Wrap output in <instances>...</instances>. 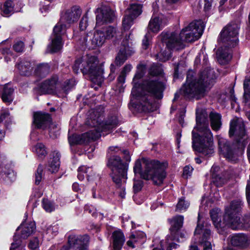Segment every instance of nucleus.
Listing matches in <instances>:
<instances>
[{
  "label": "nucleus",
  "instance_id": "nucleus-59",
  "mask_svg": "<svg viewBox=\"0 0 250 250\" xmlns=\"http://www.w3.org/2000/svg\"><path fill=\"white\" fill-rule=\"evenodd\" d=\"M125 76L126 75L121 73L118 78V82L121 83H124L125 80Z\"/></svg>",
  "mask_w": 250,
  "mask_h": 250
},
{
  "label": "nucleus",
  "instance_id": "nucleus-32",
  "mask_svg": "<svg viewBox=\"0 0 250 250\" xmlns=\"http://www.w3.org/2000/svg\"><path fill=\"white\" fill-rule=\"evenodd\" d=\"M244 90L245 102L250 106V77L246 78L244 82Z\"/></svg>",
  "mask_w": 250,
  "mask_h": 250
},
{
  "label": "nucleus",
  "instance_id": "nucleus-53",
  "mask_svg": "<svg viewBox=\"0 0 250 250\" xmlns=\"http://www.w3.org/2000/svg\"><path fill=\"white\" fill-rule=\"evenodd\" d=\"M192 170H193V168L191 167H190L188 166H186L184 168V170H183V176L185 178H188V176L190 175Z\"/></svg>",
  "mask_w": 250,
  "mask_h": 250
},
{
  "label": "nucleus",
  "instance_id": "nucleus-10",
  "mask_svg": "<svg viewBox=\"0 0 250 250\" xmlns=\"http://www.w3.org/2000/svg\"><path fill=\"white\" fill-rule=\"evenodd\" d=\"M204 25L201 21H196L190 22L181 31L179 36L184 42H192L200 38L203 34Z\"/></svg>",
  "mask_w": 250,
  "mask_h": 250
},
{
  "label": "nucleus",
  "instance_id": "nucleus-54",
  "mask_svg": "<svg viewBox=\"0 0 250 250\" xmlns=\"http://www.w3.org/2000/svg\"><path fill=\"white\" fill-rule=\"evenodd\" d=\"M125 181L123 183L122 180L121 179L120 186L116 184L117 188L121 190L120 191V196L122 198H125V188L124 186Z\"/></svg>",
  "mask_w": 250,
  "mask_h": 250
},
{
  "label": "nucleus",
  "instance_id": "nucleus-41",
  "mask_svg": "<svg viewBox=\"0 0 250 250\" xmlns=\"http://www.w3.org/2000/svg\"><path fill=\"white\" fill-rule=\"evenodd\" d=\"M4 122L6 126L8 125L12 122L10 113L7 110H4L1 112L0 114V123Z\"/></svg>",
  "mask_w": 250,
  "mask_h": 250
},
{
  "label": "nucleus",
  "instance_id": "nucleus-28",
  "mask_svg": "<svg viewBox=\"0 0 250 250\" xmlns=\"http://www.w3.org/2000/svg\"><path fill=\"white\" fill-rule=\"evenodd\" d=\"M60 154L57 151L53 153V158H51L48 164V170L52 173L57 172L60 167Z\"/></svg>",
  "mask_w": 250,
  "mask_h": 250
},
{
  "label": "nucleus",
  "instance_id": "nucleus-15",
  "mask_svg": "<svg viewBox=\"0 0 250 250\" xmlns=\"http://www.w3.org/2000/svg\"><path fill=\"white\" fill-rule=\"evenodd\" d=\"M105 41V37L104 31H97L93 34L89 33L84 35L81 38L79 42L83 46L94 48L103 45Z\"/></svg>",
  "mask_w": 250,
  "mask_h": 250
},
{
  "label": "nucleus",
  "instance_id": "nucleus-17",
  "mask_svg": "<svg viewBox=\"0 0 250 250\" xmlns=\"http://www.w3.org/2000/svg\"><path fill=\"white\" fill-rule=\"evenodd\" d=\"M89 237L84 235H71L68 239V245L72 249L78 250H88Z\"/></svg>",
  "mask_w": 250,
  "mask_h": 250
},
{
  "label": "nucleus",
  "instance_id": "nucleus-20",
  "mask_svg": "<svg viewBox=\"0 0 250 250\" xmlns=\"http://www.w3.org/2000/svg\"><path fill=\"white\" fill-rule=\"evenodd\" d=\"M133 53L128 41L125 40L122 43L120 50L115 59V64L120 66L126 60L127 57Z\"/></svg>",
  "mask_w": 250,
  "mask_h": 250
},
{
  "label": "nucleus",
  "instance_id": "nucleus-29",
  "mask_svg": "<svg viewBox=\"0 0 250 250\" xmlns=\"http://www.w3.org/2000/svg\"><path fill=\"white\" fill-rule=\"evenodd\" d=\"M142 12V5L137 3H133L130 4L129 7L125 10V13L136 18Z\"/></svg>",
  "mask_w": 250,
  "mask_h": 250
},
{
  "label": "nucleus",
  "instance_id": "nucleus-6",
  "mask_svg": "<svg viewBox=\"0 0 250 250\" xmlns=\"http://www.w3.org/2000/svg\"><path fill=\"white\" fill-rule=\"evenodd\" d=\"M73 69L75 73L80 70L83 74H88L91 81L98 84L103 81V69L95 56L87 55L77 59Z\"/></svg>",
  "mask_w": 250,
  "mask_h": 250
},
{
  "label": "nucleus",
  "instance_id": "nucleus-25",
  "mask_svg": "<svg viewBox=\"0 0 250 250\" xmlns=\"http://www.w3.org/2000/svg\"><path fill=\"white\" fill-rule=\"evenodd\" d=\"M113 250H121L125 241V236L121 230H117L112 233Z\"/></svg>",
  "mask_w": 250,
  "mask_h": 250
},
{
  "label": "nucleus",
  "instance_id": "nucleus-9",
  "mask_svg": "<svg viewBox=\"0 0 250 250\" xmlns=\"http://www.w3.org/2000/svg\"><path fill=\"white\" fill-rule=\"evenodd\" d=\"M229 135L230 136H234L237 148L243 150L248 143V136L241 119H233L231 121Z\"/></svg>",
  "mask_w": 250,
  "mask_h": 250
},
{
  "label": "nucleus",
  "instance_id": "nucleus-42",
  "mask_svg": "<svg viewBox=\"0 0 250 250\" xmlns=\"http://www.w3.org/2000/svg\"><path fill=\"white\" fill-rule=\"evenodd\" d=\"M209 214L214 226L218 229L219 227V221H218L219 218V210L218 208H216L211 209Z\"/></svg>",
  "mask_w": 250,
  "mask_h": 250
},
{
  "label": "nucleus",
  "instance_id": "nucleus-12",
  "mask_svg": "<svg viewBox=\"0 0 250 250\" xmlns=\"http://www.w3.org/2000/svg\"><path fill=\"white\" fill-rule=\"evenodd\" d=\"M107 166L112 171L111 176L114 182L120 186L121 178H126V165L122 162L119 156H113L108 159Z\"/></svg>",
  "mask_w": 250,
  "mask_h": 250
},
{
  "label": "nucleus",
  "instance_id": "nucleus-35",
  "mask_svg": "<svg viewBox=\"0 0 250 250\" xmlns=\"http://www.w3.org/2000/svg\"><path fill=\"white\" fill-rule=\"evenodd\" d=\"M13 3L11 0H7L1 7V14L8 17L13 13Z\"/></svg>",
  "mask_w": 250,
  "mask_h": 250
},
{
  "label": "nucleus",
  "instance_id": "nucleus-14",
  "mask_svg": "<svg viewBox=\"0 0 250 250\" xmlns=\"http://www.w3.org/2000/svg\"><path fill=\"white\" fill-rule=\"evenodd\" d=\"M36 229L35 222H31L29 223H24L21 224L17 229V232L14 237V242L11 244L10 250L18 248L21 243V240L20 239H26L31 235Z\"/></svg>",
  "mask_w": 250,
  "mask_h": 250
},
{
  "label": "nucleus",
  "instance_id": "nucleus-48",
  "mask_svg": "<svg viewBox=\"0 0 250 250\" xmlns=\"http://www.w3.org/2000/svg\"><path fill=\"white\" fill-rule=\"evenodd\" d=\"M75 85V82L73 80H69L64 83L63 88L64 91H67L73 88Z\"/></svg>",
  "mask_w": 250,
  "mask_h": 250
},
{
  "label": "nucleus",
  "instance_id": "nucleus-56",
  "mask_svg": "<svg viewBox=\"0 0 250 250\" xmlns=\"http://www.w3.org/2000/svg\"><path fill=\"white\" fill-rule=\"evenodd\" d=\"M211 7V0H205L204 9L206 11L209 10Z\"/></svg>",
  "mask_w": 250,
  "mask_h": 250
},
{
  "label": "nucleus",
  "instance_id": "nucleus-2",
  "mask_svg": "<svg viewBox=\"0 0 250 250\" xmlns=\"http://www.w3.org/2000/svg\"><path fill=\"white\" fill-rule=\"evenodd\" d=\"M193 72L188 71L186 83L180 89V92L188 98L197 99L204 96L207 88L212 84L215 79L213 69L207 68L202 72L198 79H193Z\"/></svg>",
  "mask_w": 250,
  "mask_h": 250
},
{
  "label": "nucleus",
  "instance_id": "nucleus-30",
  "mask_svg": "<svg viewBox=\"0 0 250 250\" xmlns=\"http://www.w3.org/2000/svg\"><path fill=\"white\" fill-rule=\"evenodd\" d=\"M14 89L9 85H5L2 94L1 99L3 102L10 104L13 100V93Z\"/></svg>",
  "mask_w": 250,
  "mask_h": 250
},
{
  "label": "nucleus",
  "instance_id": "nucleus-44",
  "mask_svg": "<svg viewBox=\"0 0 250 250\" xmlns=\"http://www.w3.org/2000/svg\"><path fill=\"white\" fill-rule=\"evenodd\" d=\"M189 206V203L186 201L184 198L179 199L176 207V211L180 212L186 210Z\"/></svg>",
  "mask_w": 250,
  "mask_h": 250
},
{
  "label": "nucleus",
  "instance_id": "nucleus-55",
  "mask_svg": "<svg viewBox=\"0 0 250 250\" xmlns=\"http://www.w3.org/2000/svg\"><path fill=\"white\" fill-rule=\"evenodd\" d=\"M131 69L132 66L130 64H126L124 67L121 73L126 75L127 73L131 71Z\"/></svg>",
  "mask_w": 250,
  "mask_h": 250
},
{
  "label": "nucleus",
  "instance_id": "nucleus-7",
  "mask_svg": "<svg viewBox=\"0 0 250 250\" xmlns=\"http://www.w3.org/2000/svg\"><path fill=\"white\" fill-rule=\"evenodd\" d=\"M162 43L165 44L167 49L163 50L161 47H157V53L156 59L159 61L166 62L171 57L170 51L173 49H180L184 47L182 40L179 36L174 32H162L160 35Z\"/></svg>",
  "mask_w": 250,
  "mask_h": 250
},
{
  "label": "nucleus",
  "instance_id": "nucleus-37",
  "mask_svg": "<svg viewBox=\"0 0 250 250\" xmlns=\"http://www.w3.org/2000/svg\"><path fill=\"white\" fill-rule=\"evenodd\" d=\"M135 19V18H133V17L125 13V17L123 20L122 22V25L124 29L125 30H129L131 26L133 25L134 20Z\"/></svg>",
  "mask_w": 250,
  "mask_h": 250
},
{
  "label": "nucleus",
  "instance_id": "nucleus-45",
  "mask_svg": "<svg viewBox=\"0 0 250 250\" xmlns=\"http://www.w3.org/2000/svg\"><path fill=\"white\" fill-rule=\"evenodd\" d=\"M42 205L47 212H51L55 209L54 204L48 199H43L42 201Z\"/></svg>",
  "mask_w": 250,
  "mask_h": 250
},
{
  "label": "nucleus",
  "instance_id": "nucleus-5",
  "mask_svg": "<svg viewBox=\"0 0 250 250\" xmlns=\"http://www.w3.org/2000/svg\"><path fill=\"white\" fill-rule=\"evenodd\" d=\"M166 83L158 80H149L144 82V89L151 94L141 93L137 97L135 107L140 111L150 112L156 110L157 106L153 97L162 99Z\"/></svg>",
  "mask_w": 250,
  "mask_h": 250
},
{
  "label": "nucleus",
  "instance_id": "nucleus-8",
  "mask_svg": "<svg viewBox=\"0 0 250 250\" xmlns=\"http://www.w3.org/2000/svg\"><path fill=\"white\" fill-rule=\"evenodd\" d=\"M241 206L240 201H233L226 209V214L228 216L230 227L232 229H247L250 227V216H245L242 218L239 217Z\"/></svg>",
  "mask_w": 250,
  "mask_h": 250
},
{
  "label": "nucleus",
  "instance_id": "nucleus-38",
  "mask_svg": "<svg viewBox=\"0 0 250 250\" xmlns=\"http://www.w3.org/2000/svg\"><path fill=\"white\" fill-rule=\"evenodd\" d=\"M210 125L214 130H218L219 129V114L211 112L209 114Z\"/></svg>",
  "mask_w": 250,
  "mask_h": 250
},
{
  "label": "nucleus",
  "instance_id": "nucleus-64",
  "mask_svg": "<svg viewBox=\"0 0 250 250\" xmlns=\"http://www.w3.org/2000/svg\"><path fill=\"white\" fill-rule=\"evenodd\" d=\"M130 239L134 241V244L138 240V238L134 234H131L130 236Z\"/></svg>",
  "mask_w": 250,
  "mask_h": 250
},
{
  "label": "nucleus",
  "instance_id": "nucleus-21",
  "mask_svg": "<svg viewBox=\"0 0 250 250\" xmlns=\"http://www.w3.org/2000/svg\"><path fill=\"white\" fill-rule=\"evenodd\" d=\"M65 31L59 28L58 31L53 29V38L51 44V50L52 52H56L60 50L63 45L62 42V35L64 34Z\"/></svg>",
  "mask_w": 250,
  "mask_h": 250
},
{
  "label": "nucleus",
  "instance_id": "nucleus-40",
  "mask_svg": "<svg viewBox=\"0 0 250 250\" xmlns=\"http://www.w3.org/2000/svg\"><path fill=\"white\" fill-rule=\"evenodd\" d=\"M38 156L41 158H44L47 154V151L45 147L42 144H38L34 148Z\"/></svg>",
  "mask_w": 250,
  "mask_h": 250
},
{
  "label": "nucleus",
  "instance_id": "nucleus-23",
  "mask_svg": "<svg viewBox=\"0 0 250 250\" xmlns=\"http://www.w3.org/2000/svg\"><path fill=\"white\" fill-rule=\"evenodd\" d=\"M230 242L234 246L245 248L250 243V238L244 233H236L231 236Z\"/></svg>",
  "mask_w": 250,
  "mask_h": 250
},
{
  "label": "nucleus",
  "instance_id": "nucleus-24",
  "mask_svg": "<svg viewBox=\"0 0 250 250\" xmlns=\"http://www.w3.org/2000/svg\"><path fill=\"white\" fill-rule=\"evenodd\" d=\"M184 222V217L178 215L173 217L171 221V227L170 229L171 234L173 235V239H179L176 235L179 234L178 230L182 227Z\"/></svg>",
  "mask_w": 250,
  "mask_h": 250
},
{
  "label": "nucleus",
  "instance_id": "nucleus-11",
  "mask_svg": "<svg viewBox=\"0 0 250 250\" xmlns=\"http://www.w3.org/2000/svg\"><path fill=\"white\" fill-rule=\"evenodd\" d=\"M240 23L238 21L231 22L222 30L221 42L229 47L235 46L238 43V32Z\"/></svg>",
  "mask_w": 250,
  "mask_h": 250
},
{
  "label": "nucleus",
  "instance_id": "nucleus-51",
  "mask_svg": "<svg viewBox=\"0 0 250 250\" xmlns=\"http://www.w3.org/2000/svg\"><path fill=\"white\" fill-rule=\"evenodd\" d=\"M88 23V18L86 16H84L82 18L79 27L81 30L83 31L84 30L87 26Z\"/></svg>",
  "mask_w": 250,
  "mask_h": 250
},
{
  "label": "nucleus",
  "instance_id": "nucleus-33",
  "mask_svg": "<svg viewBox=\"0 0 250 250\" xmlns=\"http://www.w3.org/2000/svg\"><path fill=\"white\" fill-rule=\"evenodd\" d=\"M232 58L231 53L229 49L223 48L220 51V64L228 63Z\"/></svg>",
  "mask_w": 250,
  "mask_h": 250
},
{
  "label": "nucleus",
  "instance_id": "nucleus-31",
  "mask_svg": "<svg viewBox=\"0 0 250 250\" xmlns=\"http://www.w3.org/2000/svg\"><path fill=\"white\" fill-rule=\"evenodd\" d=\"M49 71L50 66L48 63H40L37 65L34 74L38 77L43 78L49 73Z\"/></svg>",
  "mask_w": 250,
  "mask_h": 250
},
{
  "label": "nucleus",
  "instance_id": "nucleus-1",
  "mask_svg": "<svg viewBox=\"0 0 250 250\" xmlns=\"http://www.w3.org/2000/svg\"><path fill=\"white\" fill-rule=\"evenodd\" d=\"M103 117L97 110H92L85 122L89 130L81 135H73L68 138L70 145L87 143L95 141L101 136V133L107 134L116 128L119 125L116 116L112 117L105 122H103Z\"/></svg>",
  "mask_w": 250,
  "mask_h": 250
},
{
  "label": "nucleus",
  "instance_id": "nucleus-34",
  "mask_svg": "<svg viewBox=\"0 0 250 250\" xmlns=\"http://www.w3.org/2000/svg\"><path fill=\"white\" fill-rule=\"evenodd\" d=\"M78 178L80 180H83L84 178V174L87 176L88 180L90 176H92L93 170L91 167H86L83 166L79 167L78 170Z\"/></svg>",
  "mask_w": 250,
  "mask_h": 250
},
{
  "label": "nucleus",
  "instance_id": "nucleus-47",
  "mask_svg": "<svg viewBox=\"0 0 250 250\" xmlns=\"http://www.w3.org/2000/svg\"><path fill=\"white\" fill-rule=\"evenodd\" d=\"M143 187V182L142 180H135L133 185V190L136 193L140 191Z\"/></svg>",
  "mask_w": 250,
  "mask_h": 250
},
{
  "label": "nucleus",
  "instance_id": "nucleus-4",
  "mask_svg": "<svg viewBox=\"0 0 250 250\" xmlns=\"http://www.w3.org/2000/svg\"><path fill=\"white\" fill-rule=\"evenodd\" d=\"M168 167L167 162H160L143 158L136 161L133 167L135 174H139L146 180H151L156 185L163 184L167 176L166 169Z\"/></svg>",
  "mask_w": 250,
  "mask_h": 250
},
{
  "label": "nucleus",
  "instance_id": "nucleus-57",
  "mask_svg": "<svg viewBox=\"0 0 250 250\" xmlns=\"http://www.w3.org/2000/svg\"><path fill=\"white\" fill-rule=\"evenodd\" d=\"M142 43H143V47L145 49H147L149 45V41H148V39L146 35L145 36L144 39L143 40Z\"/></svg>",
  "mask_w": 250,
  "mask_h": 250
},
{
  "label": "nucleus",
  "instance_id": "nucleus-19",
  "mask_svg": "<svg viewBox=\"0 0 250 250\" xmlns=\"http://www.w3.org/2000/svg\"><path fill=\"white\" fill-rule=\"evenodd\" d=\"M58 84V77L53 76L41 83L37 90L40 94H53L56 92Z\"/></svg>",
  "mask_w": 250,
  "mask_h": 250
},
{
  "label": "nucleus",
  "instance_id": "nucleus-58",
  "mask_svg": "<svg viewBox=\"0 0 250 250\" xmlns=\"http://www.w3.org/2000/svg\"><path fill=\"white\" fill-rule=\"evenodd\" d=\"M109 151L113 152V153H118L120 151H121V149L118 146H110L109 147Z\"/></svg>",
  "mask_w": 250,
  "mask_h": 250
},
{
  "label": "nucleus",
  "instance_id": "nucleus-36",
  "mask_svg": "<svg viewBox=\"0 0 250 250\" xmlns=\"http://www.w3.org/2000/svg\"><path fill=\"white\" fill-rule=\"evenodd\" d=\"M210 176L211 178V183H213L217 188L219 186V167L217 166H213L210 170Z\"/></svg>",
  "mask_w": 250,
  "mask_h": 250
},
{
  "label": "nucleus",
  "instance_id": "nucleus-49",
  "mask_svg": "<svg viewBox=\"0 0 250 250\" xmlns=\"http://www.w3.org/2000/svg\"><path fill=\"white\" fill-rule=\"evenodd\" d=\"M4 178L9 181H13L15 179L16 175L14 172L12 170H8L4 172Z\"/></svg>",
  "mask_w": 250,
  "mask_h": 250
},
{
  "label": "nucleus",
  "instance_id": "nucleus-43",
  "mask_svg": "<svg viewBox=\"0 0 250 250\" xmlns=\"http://www.w3.org/2000/svg\"><path fill=\"white\" fill-rule=\"evenodd\" d=\"M104 32L105 35V40L112 39L117 35L116 29L111 26L107 27Z\"/></svg>",
  "mask_w": 250,
  "mask_h": 250
},
{
  "label": "nucleus",
  "instance_id": "nucleus-62",
  "mask_svg": "<svg viewBox=\"0 0 250 250\" xmlns=\"http://www.w3.org/2000/svg\"><path fill=\"white\" fill-rule=\"evenodd\" d=\"M49 133H50V136L51 137L56 138L58 136V135L59 134V129H57V130L54 132V131L52 129H50V130L49 131Z\"/></svg>",
  "mask_w": 250,
  "mask_h": 250
},
{
  "label": "nucleus",
  "instance_id": "nucleus-52",
  "mask_svg": "<svg viewBox=\"0 0 250 250\" xmlns=\"http://www.w3.org/2000/svg\"><path fill=\"white\" fill-rule=\"evenodd\" d=\"M39 241L37 238H34L30 241L29 247L32 250H36L39 247Z\"/></svg>",
  "mask_w": 250,
  "mask_h": 250
},
{
  "label": "nucleus",
  "instance_id": "nucleus-60",
  "mask_svg": "<svg viewBox=\"0 0 250 250\" xmlns=\"http://www.w3.org/2000/svg\"><path fill=\"white\" fill-rule=\"evenodd\" d=\"M123 153L125 155V159L126 161L130 162V157L129 154V152L126 150H125L122 151Z\"/></svg>",
  "mask_w": 250,
  "mask_h": 250
},
{
  "label": "nucleus",
  "instance_id": "nucleus-22",
  "mask_svg": "<svg viewBox=\"0 0 250 250\" xmlns=\"http://www.w3.org/2000/svg\"><path fill=\"white\" fill-rule=\"evenodd\" d=\"M51 121L50 115L48 113L38 112L34 114L33 123L38 128L44 129Z\"/></svg>",
  "mask_w": 250,
  "mask_h": 250
},
{
  "label": "nucleus",
  "instance_id": "nucleus-13",
  "mask_svg": "<svg viewBox=\"0 0 250 250\" xmlns=\"http://www.w3.org/2000/svg\"><path fill=\"white\" fill-rule=\"evenodd\" d=\"M82 11L77 6H74L62 12L59 22L55 26V30L59 28L66 31V28L72 23L77 21L80 17Z\"/></svg>",
  "mask_w": 250,
  "mask_h": 250
},
{
  "label": "nucleus",
  "instance_id": "nucleus-63",
  "mask_svg": "<svg viewBox=\"0 0 250 250\" xmlns=\"http://www.w3.org/2000/svg\"><path fill=\"white\" fill-rule=\"evenodd\" d=\"M134 241L133 240H132V239H130L128 241H127V245L129 246V247H130L131 248H134L135 246L134 245Z\"/></svg>",
  "mask_w": 250,
  "mask_h": 250
},
{
  "label": "nucleus",
  "instance_id": "nucleus-50",
  "mask_svg": "<svg viewBox=\"0 0 250 250\" xmlns=\"http://www.w3.org/2000/svg\"><path fill=\"white\" fill-rule=\"evenodd\" d=\"M24 47L23 42L18 41L13 45V49L17 52H21L23 51Z\"/></svg>",
  "mask_w": 250,
  "mask_h": 250
},
{
  "label": "nucleus",
  "instance_id": "nucleus-3",
  "mask_svg": "<svg viewBox=\"0 0 250 250\" xmlns=\"http://www.w3.org/2000/svg\"><path fill=\"white\" fill-rule=\"evenodd\" d=\"M193 149L209 157L214 152L212 135L208 128L207 119L203 115H197L196 125L192 132Z\"/></svg>",
  "mask_w": 250,
  "mask_h": 250
},
{
  "label": "nucleus",
  "instance_id": "nucleus-39",
  "mask_svg": "<svg viewBox=\"0 0 250 250\" xmlns=\"http://www.w3.org/2000/svg\"><path fill=\"white\" fill-rule=\"evenodd\" d=\"M149 74L150 75L155 76H163V70L161 65L157 64H153L149 70Z\"/></svg>",
  "mask_w": 250,
  "mask_h": 250
},
{
  "label": "nucleus",
  "instance_id": "nucleus-46",
  "mask_svg": "<svg viewBox=\"0 0 250 250\" xmlns=\"http://www.w3.org/2000/svg\"><path fill=\"white\" fill-rule=\"evenodd\" d=\"M42 172H43V167L41 165H39L37 172L35 174V183L37 185H39L42 178Z\"/></svg>",
  "mask_w": 250,
  "mask_h": 250
},
{
  "label": "nucleus",
  "instance_id": "nucleus-61",
  "mask_svg": "<svg viewBox=\"0 0 250 250\" xmlns=\"http://www.w3.org/2000/svg\"><path fill=\"white\" fill-rule=\"evenodd\" d=\"M142 68V70H141V72H140V73H137L135 76V77L137 78V79H140L141 78V77H143L144 73L143 72V69L145 68V66L143 65H142L140 66Z\"/></svg>",
  "mask_w": 250,
  "mask_h": 250
},
{
  "label": "nucleus",
  "instance_id": "nucleus-16",
  "mask_svg": "<svg viewBox=\"0 0 250 250\" xmlns=\"http://www.w3.org/2000/svg\"><path fill=\"white\" fill-rule=\"evenodd\" d=\"M200 215H198V223L194 231L195 243L203 246L204 250H212L210 243L208 241L210 238V230L205 229L204 226L199 223Z\"/></svg>",
  "mask_w": 250,
  "mask_h": 250
},
{
  "label": "nucleus",
  "instance_id": "nucleus-27",
  "mask_svg": "<svg viewBox=\"0 0 250 250\" xmlns=\"http://www.w3.org/2000/svg\"><path fill=\"white\" fill-rule=\"evenodd\" d=\"M164 25L165 23L163 22L162 18L153 16L149 22L148 29L153 33H157L163 28Z\"/></svg>",
  "mask_w": 250,
  "mask_h": 250
},
{
  "label": "nucleus",
  "instance_id": "nucleus-26",
  "mask_svg": "<svg viewBox=\"0 0 250 250\" xmlns=\"http://www.w3.org/2000/svg\"><path fill=\"white\" fill-rule=\"evenodd\" d=\"M34 65V62L22 60L17 65V68L21 75L29 76L32 73Z\"/></svg>",
  "mask_w": 250,
  "mask_h": 250
},
{
  "label": "nucleus",
  "instance_id": "nucleus-18",
  "mask_svg": "<svg viewBox=\"0 0 250 250\" xmlns=\"http://www.w3.org/2000/svg\"><path fill=\"white\" fill-rule=\"evenodd\" d=\"M96 13V25L97 26H100L105 23H110L113 20L114 13L109 7L103 6L97 8Z\"/></svg>",
  "mask_w": 250,
  "mask_h": 250
}]
</instances>
